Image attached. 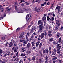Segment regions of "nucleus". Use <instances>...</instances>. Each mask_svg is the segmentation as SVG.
I'll use <instances>...</instances> for the list:
<instances>
[{
	"mask_svg": "<svg viewBox=\"0 0 63 63\" xmlns=\"http://www.w3.org/2000/svg\"><path fill=\"white\" fill-rule=\"evenodd\" d=\"M18 49L17 47H13L12 48V50H13L14 52H17V49Z\"/></svg>",
	"mask_w": 63,
	"mask_h": 63,
	"instance_id": "obj_1",
	"label": "nucleus"
},
{
	"mask_svg": "<svg viewBox=\"0 0 63 63\" xmlns=\"http://www.w3.org/2000/svg\"><path fill=\"white\" fill-rule=\"evenodd\" d=\"M24 8L23 9V10L21 9H20L19 10H17V12L18 13H23L25 12V10H24Z\"/></svg>",
	"mask_w": 63,
	"mask_h": 63,
	"instance_id": "obj_2",
	"label": "nucleus"
},
{
	"mask_svg": "<svg viewBox=\"0 0 63 63\" xmlns=\"http://www.w3.org/2000/svg\"><path fill=\"white\" fill-rule=\"evenodd\" d=\"M31 14H29L28 15L27 17H26V20L27 21H28V20H29L30 18V17H31Z\"/></svg>",
	"mask_w": 63,
	"mask_h": 63,
	"instance_id": "obj_3",
	"label": "nucleus"
},
{
	"mask_svg": "<svg viewBox=\"0 0 63 63\" xmlns=\"http://www.w3.org/2000/svg\"><path fill=\"white\" fill-rule=\"evenodd\" d=\"M61 45L60 44H58L57 45V48L59 49H60L61 48Z\"/></svg>",
	"mask_w": 63,
	"mask_h": 63,
	"instance_id": "obj_4",
	"label": "nucleus"
},
{
	"mask_svg": "<svg viewBox=\"0 0 63 63\" xmlns=\"http://www.w3.org/2000/svg\"><path fill=\"white\" fill-rule=\"evenodd\" d=\"M51 32L50 31H49L48 33V36H49L50 37H51L52 36V34H51Z\"/></svg>",
	"mask_w": 63,
	"mask_h": 63,
	"instance_id": "obj_5",
	"label": "nucleus"
},
{
	"mask_svg": "<svg viewBox=\"0 0 63 63\" xmlns=\"http://www.w3.org/2000/svg\"><path fill=\"white\" fill-rule=\"evenodd\" d=\"M39 28H40L41 29H43L44 28V26H43V24L40 25L38 26Z\"/></svg>",
	"mask_w": 63,
	"mask_h": 63,
	"instance_id": "obj_6",
	"label": "nucleus"
},
{
	"mask_svg": "<svg viewBox=\"0 0 63 63\" xmlns=\"http://www.w3.org/2000/svg\"><path fill=\"white\" fill-rule=\"evenodd\" d=\"M56 9H58V13H60V6H59L57 7L56 8Z\"/></svg>",
	"mask_w": 63,
	"mask_h": 63,
	"instance_id": "obj_7",
	"label": "nucleus"
},
{
	"mask_svg": "<svg viewBox=\"0 0 63 63\" xmlns=\"http://www.w3.org/2000/svg\"><path fill=\"white\" fill-rule=\"evenodd\" d=\"M45 35V34L44 33H42L40 37L41 39H42L44 37V36Z\"/></svg>",
	"mask_w": 63,
	"mask_h": 63,
	"instance_id": "obj_8",
	"label": "nucleus"
},
{
	"mask_svg": "<svg viewBox=\"0 0 63 63\" xmlns=\"http://www.w3.org/2000/svg\"><path fill=\"white\" fill-rule=\"evenodd\" d=\"M57 58V57L56 56V55H55L53 56V57L52 58V60L53 61V60H56Z\"/></svg>",
	"mask_w": 63,
	"mask_h": 63,
	"instance_id": "obj_9",
	"label": "nucleus"
},
{
	"mask_svg": "<svg viewBox=\"0 0 63 63\" xmlns=\"http://www.w3.org/2000/svg\"><path fill=\"white\" fill-rule=\"evenodd\" d=\"M35 11H36L37 12H40V10L39 8H35Z\"/></svg>",
	"mask_w": 63,
	"mask_h": 63,
	"instance_id": "obj_10",
	"label": "nucleus"
},
{
	"mask_svg": "<svg viewBox=\"0 0 63 63\" xmlns=\"http://www.w3.org/2000/svg\"><path fill=\"white\" fill-rule=\"evenodd\" d=\"M41 23H42V20H40L38 22V25H40V24H41Z\"/></svg>",
	"mask_w": 63,
	"mask_h": 63,
	"instance_id": "obj_11",
	"label": "nucleus"
},
{
	"mask_svg": "<svg viewBox=\"0 0 63 63\" xmlns=\"http://www.w3.org/2000/svg\"><path fill=\"white\" fill-rule=\"evenodd\" d=\"M40 42H41L40 41H39L36 43V46L37 47H38V46H39V44L40 43Z\"/></svg>",
	"mask_w": 63,
	"mask_h": 63,
	"instance_id": "obj_12",
	"label": "nucleus"
},
{
	"mask_svg": "<svg viewBox=\"0 0 63 63\" xmlns=\"http://www.w3.org/2000/svg\"><path fill=\"white\" fill-rule=\"evenodd\" d=\"M61 34L60 33H58L57 35V38H59V37H60Z\"/></svg>",
	"mask_w": 63,
	"mask_h": 63,
	"instance_id": "obj_13",
	"label": "nucleus"
},
{
	"mask_svg": "<svg viewBox=\"0 0 63 63\" xmlns=\"http://www.w3.org/2000/svg\"><path fill=\"white\" fill-rule=\"evenodd\" d=\"M9 45V47H11L13 46V42H10L8 44Z\"/></svg>",
	"mask_w": 63,
	"mask_h": 63,
	"instance_id": "obj_14",
	"label": "nucleus"
},
{
	"mask_svg": "<svg viewBox=\"0 0 63 63\" xmlns=\"http://www.w3.org/2000/svg\"><path fill=\"white\" fill-rule=\"evenodd\" d=\"M24 10L25 11H30L31 10V9L30 8H28L27 9L24 8Z\"/></svg>",
	"mask_w": 63,
	"mask_h": 63,
	"instance_id": "obj_15",
	"label": "nucleus"
},
{
	"mask_svg": "<svg viewBox=\"0 0 63 63\" xmlns=\"http://www.w3.org/2000/svg\"><path fill=\"white\" fill-rule=\"evenodd\" d=\"M26 55V54H25V53H21V54L20 56H25Z\"/></svg>",
	"mask_w": 63,
	"mask_h": 63,
	"instance_id": "obj_16",
	"label": "nucleus"
},
{
	"mask_svg": "<svg viewBox=\"0 0 63 63\" xmlns=\"http://www.w3.org/2000/svg\"><path fill=\"white\" fill-rule=\"evenodd\" d=\"M33 32H34V28H32L31 29L30 33H32Z\"/></svg>",
	"mask_w": 63,
	"mask_h": 63,
	"instance_id": "obj_17",
	"label": "nucleus"
},
{
	"mask_svg": "<svg viewBox=\"0 0 63 63\" xmlns=\"http://www.w3.org/2000/svg\"><path fill=\"white\" fill-rule=\"evenodd\" d=\"M35 58H36V57L35 56L33 57L32 58V60H33V61H35L36 59Z\"/></svg>",
	"mask_w": 63,
	"mask_h": 63,
	"instance_id": "obj_18",
	"label": "nucleus"
},
{
	"mask_svg": "<svg viewBox=\"0 0 63 63\" xmlns=\"http://www.w3.org/2000/svg\"><path fill=\"white\" fill-rule=\"evenodd\" d=\"M42 20H43V21H44V20H46V16H44L42 18Z\"/></svg>",
	"mask_w": 63,
	"mask_h": 63,
	"instance_id": "obj_19",
	"label": "nucleus"
},
{
	"mask_svg": "<svg viewBox=\"0 0 63 63\" xmlns=\"http://www.w3.org/2000/svg\"><path fill=\"white\" fill-rule=\"evenodd\" d=\"M60 49H57V52L59 54H60V50H59Z\"/></svg>",
	"mask_w": 63,
	"mask_h": 63,
	"instance_id": "obj_20",
	"label": "nucleus"
},
{
	"mask_svg": "<svg viewBox=\"0 0 63 63\" xmlns=\"http://www.w3.org/2000/svg\"><path fill=\"white\" fill-rule=\"evenodd\" d=\"M26 53H27L28 54H30V53H31V51H30L27 50V51L26 52Z\"/></svg>",
	"mask_w": 63,
	"mask_h": 63,
	"instance_id": "obj_21",
	"label": "nucleus"
},
{
	"mask_svg": "<svg viewBox=\"0 0 63 63\" xmlns=\"http://www.w3.org/2000/svg\"><path fill=\"white\" fill-rule=\"evenodd\" d=\"M42 59L41 58H40L39 60V63H42Z\"/></svg>",
	"mask_w": 63,
	"mask_h": 63,
	"instance_id": "obj_22",
	"label": "nucleus"
},
{
	"mask_svg": "<svg viewBox=\"0 0 63 63\" xmlns=\"http://www.w3.org/2000/svg\"><path fill=\"white\" fill-rule=\"evenodd\" d=\"M31 44H32V47H35V45H35V43L33 42H32L31 43Z\"/></svg>",
	"mask_w": 63,
	"mask_h": 63,
	"instance_id": "obj_23",
	"label": "nucleus"
},
{
	"mask_svg": "<svg viewBox=\"0 0 63 63\" xmlns=\"http://www.w3.org/2000/svg\"><path fill=\"white\" fill-rule=\"evenodd\" d=\"M25 50V48H22V52H24Z\"/></svg>",
	"mask_w": 63,
	"mask_h": 63,
	"instance_id": "obj_24",
	"label": "nucleus"
},
{
	"mask_svg": "<svg viewBox=\"0 0 63 63\" xmlns=\"http://www.w3.org/2000/svg\"><path fill=\"white\" fill-rule=\"evenodd\" d=\"M56 24H58V25L59 26H60V23H59V21H57L56 22Z\"/></svg>",
	"mask_w": 63,
	"mask_h": 63,
	"instance_id": "obj_25",
	"label": "nucleus"
},
{
	"mask_svg": "<svg viewBox=\"0 0 63 63\" xmlns=\"http://www.w3.org/2000/svg\"><path fill=\"white\" fill-rule=\"evenodd\" d=\"M45 51L47 54H48V49H46Z\"/></svg>",
	"mask_w": 63,
	"mask_h": 63,
	"instance_id": "obj_26",
	"label": "nucleus"
},
{
	"mask_svg": "<svg viewBox=\"0 0 63 63\" xmlns=\"http://www.w3.org/2000/svg\"><path fill=\"white\" fill-rule=\"evenodd\" d=\"M23 34L21 33L20 36V38H23Z\"/></svg>",
	"mask_w": 63,
	"mask_h": 63,
	"instance_id": "obj_27",
	"label": "nucleus"
},
{
	"mask_svg": "<svg viewBox=\"0 0 63 63\" xmlns=\"http://www.w3.org/2000/svg\"><path fill=\"white\" fill-rule=\"evenodd\" d=\"M27 47H31V44H30V43H29L28 44Z\"/></svg>",
	"mask_w": 63,
	"mask_h": 63,
	"instance_id": "obj_28",
	"label": "nucleus"
},
{
	"mask_svg": "<svg viewBox=\"0 0 63 63\" xmlns=\"http://www.w3.org/2000/svg\"><path fill=\"white\" fill-rule=\"evenodd\" d=\"M61 38L60 37L59 39L58 42L59 43H61Z\"/></svg>",
	"mask_w": 63,
	"mask_h": 63,
	"instance_id": "obj_29",
	"label": "nucleus"
},
{
	"mask_svg": "<svg viewBox=\"0 0 63 63\" xmlns=\"http://www.w3.org/2000/svg\"><path fill=\"white\" fill-rule=\"evenodd\" d=\"M57 44H58V42H56L55 41H54L53 42V45H57Z\"/></svg>",
	"mask_w": 63,
	"mask_h": 63,
	"instance_id": "obj_30",
	"label": "nucleus"
},
{
	"mask_svg": "<svg viewBox=\"0 0 63 63\" xmlns=\"http://www.w3.org/2000/svg\"><path fill=\"white\" fill-rule=\"evenodd\" d=\"M23 63V60H21L20 61L19 63Z\"/></svg>",
	"mask_w": 63,
	"mask_h": 63,
	"instance_id": "obj_31",
	"label": "nucleus"
},
{
	"mask_svg": "<svg viewBox=\"0 0 63 63\" xmlns=\"http://www.w3.org/2000/svg\"><path fill=\"white\" fill-rule=\"evenodd\" d=\"M13 43H14V47H16V42H14Z\"/></svg>",
	"mask_w": 63,
	"mask_h": 63,
	"instance_id": "obj_32",
	"label": "nucleus"
},
{
	"mask_svg": "<svg viewBox=\"0 0 63 63\" xmlns=\"http://www.w3.org/2000/svg\"><path fill=\"white\" fill-rule=\"evenodd\" d=\"M39 29V32H42V29Z\"/></svg>",
	"mask_w": 63,
	"mask_h": 63,
	"instance_id": "obj_33",
	"label": "nucleus"
},
{
	"mask_svg": "<svg viewBox=\"0 0 63 63\" xmlns=\"http://www.w3.org/2000/svg\"><path fill=\"white\" fill-rule=\"evenodd\" d=\"M49 42H52L53 41V38H52L49 40Z\"/></svg>",
	"mask_w": 63,
	"mask_h": 63,
	"instance_id": "obj_34",
	"label": "nucleus"
},
{
	"mask_svg": "<svg viewBox=\"0 0 63 63\" xmlns=\"http://www.w3.org/2000/svg\"><path fill=\"white\" fill-rule=\"evenodd\" d=\"M42 43H40L39 45V49H40L41 48V47H42Z\"/></svg>",
	"mask_w": 63,
	"mask_h": 63,
	"instance_id": "obj_35",
	"label": "nucleus"
},
{
	"mask_svg": "<svg viewBox=\"0 0 63 63\" xmlns=\"http://www.w3.org/2000/svg\"><path fill=\"white\" fill-rule=\"evenodd\" d=\"M47 20H49V19H50V18H49V16H47Z\"/></svg>",
	"mask_w": 63,
	"mask_h": 63,
	"instance_id": "obj_36",
	"label": "nucleus"
},
{
	"mask_svg": "<svg viewBox=\"0 0 63 63\" xmlns=\"http://www.w3.org/2000/svg\"><path fill=\"white\" fill-rule=\"evenodd\" d=\"M25 5H27V6H28V5H29V3L27 2H25Z\"/></svg>",
	"mask_w": 63,
	"mask_h": 63,
	"instance_id": "obj_37",
	"label": "nucleus"
},
{
	"mask_svg": "<svg viewBox=\"0 0 63 63\" xmlns=\"http://www.w3.org/2000/svg\"><path fill=\"white\" fill-rule=\"evenodd\" d=\"M23 43H24V44L25 45V44H26L27 43V41H25V40H24V42H23Z\"/></svg>",
	"mask_w": 63,
	"mask_h": 63,
	"instance_id": "obj_38",
	"label": "nucleus"
},
{
	"mask_svg": "<svg viewBox=\"0 0 63 63\" xmlns=\"http://www.w3.org/2000/svg\"><path fill=\"white\" fill-rule=\"evenodd\" d=\"M44 26H45L46 25V24H47V23H46V21H44Z\"/></svg>",
	"mask_w": 63,
	"mask_h": 63,
	"instance_id": "obj_39",
	"label": "nucleus"
},
{
	"mask_svg": "<svg viewBox=\"0 0 63 63\" xmlns=\"http://www.w3.org/2000/svg\"><path fill=\"white\" fill-rule=\"evenodd\" d=\"M52 54L53 55H55L56 54V53H55V52H53Z\"/></svg>",
	"mask_w": 63,
	"mask_h": 63,
	"instance_id": "obj_40",
	"label": "nucleus"
},
{
	"mask_svg": "<svg viewBox=\"0 0 63 63\" xmlns=\"http://www.w3.org/2000/svg\"><path fill=\"white\" fill-rule=\"evenodd\" d=\"M4 63H6L7 61H6V60H3L2 61Z\"/></svg>",
	"mask_w": 63,
	"mask_h": 63,
	"instance_id": "obj_41",
	"label": "nucleus"
},
{
	"mask_svg": "<svg viewBox=\"0 0 63 63\" xmlns=\"http://www.w3.org/2000/svg\"><path fill=\"white\" fill-rule=\"evenodd\" d=\"M24 41V40L21 39L20 40V42H23Z\"/></svg>",
	"mask_w": 63,
	"mask_h": 63,
	"instance_id": "obj_42",
	"label": "nucleus"
},
{
	"mask_svg": "<svg viewBox=\"0 0 63 63\" xmlns=\"http://www.w3.org/2000/svg\"><path fill=\"white\" fill-rule=\"evenodd\" d=\"M46 28H49V25H47L46 27Z\"/></svg>",
	"mask_w": 63,
	"mask_h": 63,
	"instance_id": "obj_43",
	"label": "nucleus"
},
{
	"mask_svg": "<svg viewBox=\"0 0 63 63\" xmlns=\"http://www.w3.org/2000/svg\"><path fill=\"white\" fill-rule=\"evenodd\" d=\"M30 35V32H28L27 33V35L28 36H29Z\"/></svg>",
	"mask_w": 63,
	"mask_h": 63,
	"instance_id": "obj_44",
	"label": "nucleus"
},
{
	"mask_svg": "<svg viewBox=\"0 0 63 63\" xmlns=\"http://www.w3.org/2000/svg\"><path fill=\"white\" fill-rule=\"evenodd\" d=\"M34 30L35 31V32H36V30H37V28L35 27L34 28Z\"/></svg>",
	"mask_w": 63,
	"mask_h": 63,
	"instance_id": "obj_45",
	"label": "nucleus"
},
{
	"mask_svg": "<svg viewBox=\"0 0 63 63\" xmlns=\"http://www.w3.org/2000/svg\"><path fill=\"white\" fill-rule=\"evenodd\" d=\"M3 52V51L1 49H0V53H2Z\"/></svg>",
	"mask_w": 63,
	"mask_h": 63,
	"instance_id": "obj_46",
	"label": "nucleus"
},
{
	"mask_svg": "<svg viewBox=\"0 0 63 63\" xmlns=\"http://www.w3.org/2000/svg\"><path fill=\"white\" fill-rule=\"evenodd\" d=\"M4 8H3V7H2L1 8V12H2L3 11V10H4Z\"/></svg>",
	"mask_w": 63,
	"mask_h": 63,
	"instance_id": "obj_47",
	"label": "nucleus"
},
{
	"mask_svg": "<svg viewBox=\"0 0 63 63\" xmlns=\"http://www.w3.org/2000/svg\"><path fill=\"white\" fill-rule=\"evenodd\" d=\"M25 40L26 42H28V41H29V39H28V38H26Z\"/></svg>",
	"mask_w": 63,
	"mask_h": 63,
	"instance_id": "obj_48",
	"label": "nucleus"
},
{
	"mask_svg": "<svg viewBox=\"0 0 63 63\" xmlns=\"http://www.w3.org/2000/svg\"><path fill=\"white\" fill-rule=\"evenodd\" d=\"M59 63H62V60H60L59 61Z\"/></svg>",
	"mask_w": 63,
	"mask_h": 63,
	"instance_id": "obj_49",
	"label": "nucleus"
},
{
	"mask_svg": "<svg viewBox=\"0 0 63 63\" xmlns=\"http://www.w3.org/2000/svg\"><path fill=\"white\" fill-rule=\"evenodd\" d=\"M48 61L47 60H46L45 61V63H48Z\"/></svg>",
	"mask_w": 63,
	"mask_h": 63,
	"instance_id": "obj_50",
	"label": "nucleus"
},
{
	"mask_svg": "<svg viewBox=\"0 0 63 63\" xmlns=\"http://www.w3.org/2000/svg\"><path fill=\"white\" fill-rule=\"evenodd\" d=\"M46 60H47V59H48V57L47 56H46Z\"/></svg>",
	"mask_w": 63,
	"mask_h": 63,
	"instance_id": "obj_51",
	"label": "nucleus"
},
{
	"mask_svg": "<svg viewBox=\"0 0 63 63\" xmlns=\"http://www.w3.org/2000/svg\"><path fill=\"white\" fill-rule=\"evenodd\" d=\"M10 55H12V56L14 55V53L12 52L11 53Z\"/></svg>",
	"mask_w": 63,
	"mask_h": 63,
	"instance_id": "obj_52",
	"label": "nucleus"
},
{
	"mask_svg": "<svg viewBox=\"0 0 63 63\" xmlns=\"http://www.w3.org/2000/svg\"><path fill=\"white\" fill-rule=\"evenodd\" d=\"M28 37H29V36L26 35L25 36L26 39L28 38Z\"/></svg>",
	"mask_w": 63,
	"mask_h": 63,
	"instance_id": "obj_53",
	"label": "nucleus"
},
{
	"mask_svg": "<svg viewBox=\"0 0 63 63\" xmlns=\"http://www.w3.org/2000/svg\"><path fill=\"white\" fill-rule=\"evenodd\" d=\"M8 42H7L5 45V46H6V47H7V45H8Z\"/></svg>",
	"mask_w": 63,
	"mask_h": 63,
	"instance_id": "obj_54",
	"label": "nucleus"
},
{
	"mask_svg": "<svg viewBox=\"0 0 63 63\" xmlns=\"http://www.w3.org/2000/svg\"><path fill=\"white\" fill-rule=\"evenodd\" d=\"M6 54H7V55H9V54H10V52H7V53H6Z\"/></svg>",
	"mask_w": 63,
	"mask_h": 63,
	"instance_id": "obj_55",
	"label": "nucleus"
},
{
	"mask_svg": "<svg viewBox=\"0 0 63 63\" xmlns=\"http://www.w3.org/2000/svg\"><path fill=\"white\" fill-rule=\"evenodd\" d=\"M15 10H17V6H15Z\"/></svg>",
	"mask_w": 63,
	"mask_h": 63,
	"instance_id": "obj_56",
	"label": "nucleus"
},
{
	"mask_svg": "<svg viewBox=\"0 0 63 63\" xmlns=\"http://www.w3.org/2000/svg\"><path fill=\"white\" fill-rule=\"evenodd\" d=\"M22 7H23L24 6V4L23 3H22L20 5Z\"/></svg>",
	"mask_w": 63,
	"mask_h": 63,
	"instance_id": "obj_57",
	"label": "nucleus"
},
{
	"mask_svg": "<svg viewBox=\"0 0 63 63\" xmlns=\"http://www.w3.org/2000/svg\"><path fill=\"white\" fill-rule=\"evenodd\" d=\"M6 38L5 37H3L1 38V39L2 40H4V39H5Z\"/></svg>",
	"mask_w": 63,
	"mask_h": 63,
	"instance_id": "obj_58",
	"label": "nucleus"
},
{
	"mask_svg": "<svg viewBox=\"0 0 63 63\" xmlns=\"http://www.w3.org/2000/svg\"><path fill=\"white\" fill-rule=\"evenodd\" d=\"M56 62V61H55V60H53V63H55Z\"/></svg>",
	"mask_w": 63,
	"mask_h": 63,
	"instance_id": "obj_59",
	"label": "nucleus"
},
{
	"mask_svg": "<svg viewBox=\"0 0 63 63\" xmlns=\"http://www.w3.org/2000/svg\"><path fill=\"white\" fill-rule=\"evenodd\" d=\"M18 60H19V59L17 58L16 60V61L17 62H18Z\"/></svg>",
	"mask_w": 63,
	"mask_h": 63,
	"instance_id": "obj_60",
	"label": "nucleus"
},
{
	"mask_svg": "<svg viewBox=\"0 0 63 63\" xmlns=\"http://www.w3.org/2000/svg\"><path fill=\"white\" fill-rule=\"evenodd\" d=\"M49 51H51V47H49Z\"/></svg>",
	"mask_w": 63,
	"mask_h": 63,
	"instance_id": "obj_61",
	"label": "nucleus"
},
{
	"mask_svg": "<svg viewBox=\"0 0 63 63\" xmlns=\"http://www.w3.org/2000/svg\"><path fill=\"white\" fill-rule=\"evenodd\" d=\"M43 53H46V52H45V50L44 49L43 50Z\"/></svg>",
	"mask_w": 63,
	"mask_h": 63,
	"instance_id": "obj_62",
	"label": "nucleus"
},
{
	"mask_svg": "<svg viewBox=\"0 0 63 63\" xmlns=\"http://www.w3.org/2000/svg\"><path fill=\"white\" fill-rule=\"evenodd\" d=\"M44 33L45 34V35H47V32H45Z\"/></svg>",
	"mask_w": 63,
	"mask_h": 63,
	"instance_id": "obj_63",
	"label": "nucleus"
},
{
	"mask_svg": "<svg viewBox=\"0 0 63 63\" xmlns=\"http://www.w3.org/2000/svg\"><path fill=\"white\" fill-rule=\"evenodd\" d=\"M51 19L52 21H53V20H54V17H52Z\"/></svg>",
	"mask_w": 63,
	"mask_h": 63,
	"instance_id": "obj_64",
	"label": "nucleus"
}]
</instances>
